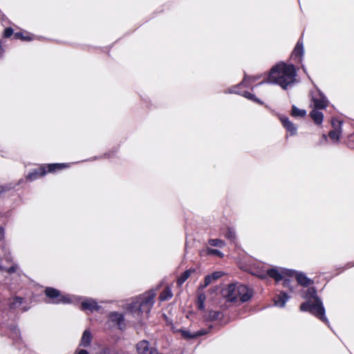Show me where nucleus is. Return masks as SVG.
I'll return each mask as SVG.
<instances>
[{
  "mask_svg": "<svg viewBox=\"0 0 354 354\" xmlns=\"http://www.w3.org/2000/svg\"><path fill=\"white\" fill-rule=\"evenodd\" d=\"M268 274L277 282L283 280V287L288 288L290 291L292 292H295V286L301 285L307 287L313 283V281L304 273L295 272L290 270L272 268L268 270Z\"/></svg>",
  "mask_w": 354,
  "mask_h": 354,
  "instance_id": "nucleus-1",
  "label": "nucleus"
},
{
  "mask_svg": "<svg viewBox=\"0 0 354 354\" xmlns=\"http://www.w3.org/2000/svg\"><path fill=\"white\" fill-rule=\"evenodd\" d=\"M295 76L296 71L293 65L279 63L271 68L268 80L270 82L279 84L286 89L288 85L295 82Z\"/></svg>",
  "mask_w": 354,
  "mask_h": 354,
  "instance_id": "nucleus-2",
  "label": "nucleus"
},
{
  "mask_svg": "<svg viewBox=\"0 0 354 354\" xmlns=\"http://www.w3.org/2000/svg\"><path fill=\"white\" fill-rule=\"evenodd\" d=\"M302 297L306 301L301 304L300 310L310 312L326 324H328V320L325 316V309L322 301L317 297L315 288H308L302 293Z\"/></svg>",
  "mask_w": 354,
  "mask_h": 354,
  "instance_id": "nucleus-3",
  "label": "nucleus"
},
{
  "mask_svg": "<svg viewBox=\"0 0 354 354\" xmlns=\"http://www.w3.org/2000/svg\"><path fill=\"white\" fill-rule=\"evenodd\" d=\"M312 100L315 109L310 113L311 118L317 124H321L323 121V113L317 109H323L328 105V100L319 91L314 92L312 95Z\"/></svg>",
  "mask_w": 354,
  "mask_h": 354,
  "instance_id": "nucleus-4",
  "label": "nucleus"
},
{
  "mask_svg": "<svg viewBox=\"0 0 354 354\" xmlns=\"http://www.w3.org/2000/svg\"><path fill=\"white\" fill-rule=\"evenodd\" d=\"M222 295L230 301H234L239 295V291L236 289L234 284H230L228 287L222 290Z\"/></svg>",
  "mask_w": 354,
  "mask_h": 354,
  "instance_id": "nucleus-5",
  "label": "nucleus"
},
{
  "mask_svg": "<svg viewBox=\"0 0 354 354\" xmlns=\"http://www.w3.org/2000/svg\"><path fill=\"white\" fill-rule=\"evenodd\" d=\"M279 120L283 127L290 133V136H295L297 134V128L296 125L294 124L292 122H290L287 117L283 115L280 116Z\"/></svg>",
  "mask_w": 354,
  "mask_h": 354,
  "instance_id": "nucleus-6",
  "label": "nucleus"
},
{
  "mask_svg": "<svg viewBox=\"0 0 354 354\" xmlns=\"http://www.w3.org/2000/svg\"><path fill=\"white\" fill-rule=\"evenodd\" d=\"M304 55V46H303V41L302 39L300 38L292 52V57H294L295 59L298 58V61L301 62L302 56Z\"/></svg>",
  "mask_w": 354,
  "mask_h": 354,
  "instance_id": "nucleus-7",
  "label": "nucleus"
},
{
  "mask_svg": "<svg viewBox=\"0 0 354 354\" xmlns=\"http://www.w3.org/2000/svg\"><path fill=\"white\" fill-rule=\"evenodd\" d=\"M289 297L287 295V294L284 292H281L279 295H277L274 299V305L276 306L283 308L285 306L286 303L288 300Z\"/></svg>",
  "mask_w": 354,
  "mask_h": 354,
  "instance_id": "nucleus-8",
  "label": "nucleus"
},
{
  "mask_svg": "<svg viewBox=\"0 0 354 354\" xmlns=\"http://www.w3.org/2000/svg\"><path fill=\"white\" fill-rule=\"evenodd\" d=\"M111 322H115L120 329H122L124 326L123 316L117 313H112L110 315Z\"/></svg>",
  "mask_w": 354,
  "mask_h": 354,
  "instance_id": "nucleus-9",
  "label": "nucleus"
},
{
  "mask_svg": "<svg viewBox=\"0 0 354 354\" xmlns=\"http://www.w3.org/2000/svg\"><path fill=\"white\" fill-rule=\"evenodd\" d=\"M221 315V312L209 310L203 315V319L205 321H214L220 319Z\"/></svg>",
  "mask_w": 354,
  "mask_h": 354,
  "instance_id": "nucleus-10",
  "label": "nucleus"
},
{
  "mask_svg": "<svg viewBox=\"0 0 354 354\" xmlns=\"http://www.w3.org/2000/svg\"><path fill=\"white\" fill-rule=\"evenodd\" d=\"M92 339V335L90 331L86 330L82 337L81 345L83 346H88Z\"/></svg>",
  "mask_w": 354,
  "mask_h": 354,
  "instance_id": "nucleus-11",
  "label": "nucleus"
},
{
  "mask_svg": "<svg viewBox=\"0 0 354 354\" xmlns=\"http://www.w3.org/2000/svg\"><path fill=\"white\" fill-rule=\"evenodd\" d=\"M82 309H89L91 310H97V305L94 301H86L82 303Z\"/></svg>",
  "mask_w": 354,
  "mask_h": 354,
  "instance_id": "nucleus-12",
  "label": "nucleus"
},
{
  "mask_svg": "<svg viewBox=\"0 0 354 354\" xmlns=\"http://www.w3.org/2000/svg\"><path fill=\"white\" fill-rule=\"evenodd\" d=\"M172 329H173V330L174 332H180V333H182L183 336L185 338H186V339H190V338L196 337L200 336V335H203V334L205 333H203V332H201V333H197L192 335L189 334V332L185 331V330H176L174 327H172Z\"/></svg>",
  "mask_w": 354,
  "mask_h": 354,
  "instance_id": "nucleus-13",
  "label": "nucleus"
},
{
  "mask_svg": "<svg viewBox=\"0 0 354 354\" xmlns=\"http://www.w3.org/2000/svg\"><path fill=\"white\" fill-rule=\"evenodd\" d=\"M194 270H187L184 272L181 276L178 279V283L179 285L182 284L187 279H188L190 274L194 272Z\"/></svg>",
  "mask_w": 354,
  "mask_h": 354,
  "instance_id": "nucleus-14",
  "label": "nucleus"
},
{
  "mask_svg": "<svg viewBox=\"0 0 354 354\" xmlns=\"http://www.w3.org/2000/svg\"><path fill=\"white\" fill-rule=\"evenodd\" d=\"M306 112L304 110L299 109L295 106H292V115L294 117H304Z\"/></svg>",
  "mask_w": 354,
  "mask_h": 354,
  "instance_id": "nucleus-15",
  "label": "nucleus"
},
{
  "mask_svg": "<svg viewBox=\"0 0 354 354\" xmlns=\"http://www.w3.org/2000/svg\"><path fill=\"white\" fill-rule=\"evenodd\" d=\"M46 295L49 297H57L59 295V292L54 288H47L45 290Z\"/></svg>",
  "mask_w": 354,
  "mask_h": 354,
  "instance_id": "nucleus-16",
  "label": "nucleus"
},
{
  "mask_svg": "<svg viewBox=\"0 0 354 354\" xmlns=\"http://www.w3.org/2000/svg\"><path fill=\"white\" fill-rule=\"evenodd\" d=\"M245 98L250 100L251 101H253L259 104H263L262 102L259 98H257L254 94H252L248 91H245Z\"/></svg>",
  "mask_w": 354,
  "mask_h": 354,
  "instance_id": "nucleus-17",
  "label": "nucleus"
},
{
  "mask_svg": "<svg viewBox=\"0 0 354 354\" xmlns=\"http://www.w3.org/2000/svg\"><path fill=\"white\" fill-rule=\"evenodd\" d=\"M205 299H206V297H205V294L202 293V294L199 295V296L198 297V308L200 310H204V308H205L204 303H205Z\"/></svg>",
  "mask_w": 354,
  "mask_h": 354,
  "instance_id": "nucleus-18",
  "label": "nucleus"
},
{
  "mask_svg": "<svg viewBox=\"0 0 354 354\" xmlns=\"http://www.w3.org/2000/svg\"><path fill=\"white\" fill-rule=\"evenodd\" d=\"M172 293L171 290L167 288L160 295V299L164 301L167 299L168 298L171 297Z\"/></svg>",
  "mask_w": 354,
  "mask_h": 354,
  "instance_id": "nucleus-19",
  "label": "nucleus"
},
{
  "mask_svg": "<svg viewBox=\"0 0 354 354\" xmlns=\"http://www.w3.org/2000/svg\"><path fill=\"white\" fill-rule=\"evenodd\" d=\"M340 133V131H339L338 129H335L329 132L328 136L330 137V139L335 141H337L339 138Z\"/></svg>",
  "mask_w": 354,
  "mask_h": 354,
  "instance_id": "nucleus-20",
  "label": "nucleus"
},
{
  "mask_svg": "<svg viewBox=\"0 0 354 354\" xmlns=\"http://www.w3.org/2000/svg\"><path fill=\"white\" fill-rule=\"evenodd\" d=\"M209 244L212 246L222 247L224 245V242L220 239H210Z\"/></svg>",
  "mask_w": 354,
  "mask_h": 354,
  "instance_id": "nucleus-21",
  "label": "nucleus"
},
{
  "mask_svg": "<svg viewBox=\"0 0 354 354\" xmlns=\"http://www.w3.org/2000/svg\"><path fill=\"white\" fill-rule=\"evenodd\" d=\"M22 303V298L21 297H16L13 302L10 304V307L11 308H15L21 305Z\"/></svg>",
  "mask_w": 354,
  "mask_h": 354,
  "instance_id": "nucleus-22",
  "label": "nucleus"
},
{
  "mask_svg": "<svg viewBox=\"0 0 354 354\" xmlns=\"http://www.w3.org/2000/svg\"><path fill=\"white\" fill-rule=\"evenodd\" d=\"M66 166L64 164H53V165H48V171H53L56 169H60L64 168Z\"/></svg>",
  "mask_w": 354,
  "mask_h": 354,
  "instance_id": "nucleus-23",
  "label": "nucleus"
},
{
  "mask_svg": "<svg viewBox=\"0 0 354 354\" xmlns=\"http://www.w3.org/2000/svg\"><path fill=\"white\" fill-rule=\"evenodd\" d=\"M252 297V290L245 286V301L249 300Z\"/></svg>",
  "mask_w": 354,
  "mask_h": 354,
  "instance_id": "nucleus-24",
  "label": "nucleus"
},
{
  "mask_svg": "<svg viewBox=\"0 0 354 354\" xmlns=\"http://www.w3.org/2000/svg\"><path fill=\"white\" fill-rule=\"evenodd\" d=\"M226 237L227 239H229L230 240H231V241H234V239H235V233H234V232L232 229L228 228L227 234H226Z\"/></svg>",
  "mask_w": 354,
  "mask_h": 354,
  "instance_id": "nucleus-25",
  "label": "nucleus"
},
{
  "mask_svg": "<svg viewBox=\"0 0 354 354\" xmlns=\"http://www.w3.org/2000/svg\"><path fill=\"white\" fill-rule=\"evenodd\" d=\"M207 252L209 254H215L220 257H223V254L218 250L208 248Z\"/></svg>",
  "mask_w": 354,
  "mask_h": 354,
  "instance_id": "nucleus-26",
  "label": "nucleus"
},
{
  "mask_svg": "<svg viewBox=\"0 0 354 354\" xmlns=\"http://www.w3.org/2000/svg\"><path fill=\"white\" fill-rule=\"evenodd\" d=\"M223 275V273L221 272H215L212 275H210L213 280H216L219 279Z\"/></svg>",
  "mask_w": 354,
  "mask_h": 354,
  "instance_id": "nucleus-27",
  "label": "nucleus"
},
{
  "mask_svg": "<svg viewBox=\"0 0 354 354\" xmlns=\"http://www.w3.org/2000/svg\"><path fill=\"white\" fill-rule=\"evenodd\" d=\"M212 280L213 279L210 275L206 276L205 279V284L203 286V288L207 286L212 282Z\"/></svg>",
  "mask_w": 354,
  "mask_h": 354,
  "instance_id": "nucleus-28",
  "label": "nucleus"
},
{
  "mask_svg": "<svg viewBox=\"0 0 354 354\" xmlns=\"http://www.w3.org/2000/svg\"><path fill=\"white\" fill-rule=\"evenodd\" d=\"M12 33H13L12 29L10 28H8L4 31V36L6 37H8L11 36L12 35Z\"/></svg>",
  "mask_w": 354,
  "mask_h": 354,
  "instance_id": "nucleus-29",
  "label": "nucleus"
},
{
  "mask_svg": "<svg viewBox=\"0 0 354 354\" xmlns=\"http://www.w3.org/2000/svg\"><path fill=\"white\" fill-rule=\"evenodd\" d=\"M252 77H247L245 75V79H244V81H245V86H247L249 82H250Z\"/></svg>",
  "mask_w": 354,
  "mask_h": 354,
  "instance_id": "nucleus-30",
  "label": "nucleus"
},
{
  "mask_svg": "<svg viewBox=\"0 0 354 354\" xmlns=\"http://www.w3.org/2000/svg\"><path fill=\"white\" fill-rule=\"evenodd\" d=\"M16 268H17L16 266H12L9 269H8L6 271L8 273H13L16 271Z\"/></svg>",
  "mask_w": 354,
  "mask_h": 354,
  "instance_id": "nucleus-31",
  "label": "nucleus"
},
{
  "mask_svg": "<svg viewBox=\"0 0 354 354\" xmlns=\"http://www.w3.org/2000/svg\"><path fill=\"white\" fill-rule=\"evenodd\" d=\"M15 37L16 38H17V39H18V38H20V39H26V38L24 37L21 35V33H19V32L16 33V34L15 35Z\"/></svg>",
  "mask_w": 354,
  "mask_h": 354,
  "instance_id": "nucleus-32",
  "label": "nucleus"
},
{
  "mask_svg": "<svg viewBox=\"0 0 354 354\" xmlns=\"http://www.w3.org/2000/svg\"><path fill=\"white\" fill-rule=\"evenodd\" d=\"M4 234V229L0 227V241L3 239Z\"/></svg>",
  "mask_w": 354,
  "mask_h": 354,
  "instance_id": "nucleus-33",
  "label": "nucleus"
},
{
  "mask_svg": "<svg viewBox=\"0 0 354 354\" xmlns=\"http://www.w3.org/2000/svg\"><path fill=\"white\" fill-rule=\"evenodd\" d=\"M78 354H88V353L86 350H81Z\"/></svg>",
  "mask_w": 354,
  "mask_h": 354,
  "instance_id": "nucleus-34",
  "label": "nucleus"
},
{
  "mask_svg": "<svg viewBox=\"0 0 354 354\" xmlns=\"http://www.w3.org/2000/svg\"><path fill=\"white\" fill-rule=\"evenodd\" d=\"M60 301L63 302H68V299H67L66 297H62V299H60Z\"/></svg>",
  "mask_w": 354,
  "mask_h": 354,
  "instance_id": "nucleus-35",
  "label": "nucleus"
},
{
  "mask_svg": "<svg viewBox=\"0 0 354 354\" xmlns=\"http://www.w3.org/2000/svg\"><path fill=\"white\" fill-rule=\"evenodd\" d=\"M322 138L324 141H327V136L325 134H323Z\"/></svg>",
  "mask_w": 354,
  "mask_h": 354,
  "instance_id": "nucleus-36",
  "label": "nucleus"
},
{
  "mask_svg": "<svg viewBox=\"0 0 354 354\" xmlns=\"http://www.w3.org/2000/svg\"><path fill=\"white\" fill-rule=\"evenodd\" d=\"M36 175H37V174H30V175H29V176H28V178H32V176H36Z\"/></svg>",
  "mask_w": 354,
  "mask_h": 354,
  "instance_id": "nucleus-37",
  "label": "nucleus"
},
{
  "mask_svg": "<svg viewBox=\"0 0 354 354\" xmlns=\"http://www.w3.org/2000/svg\"><path fill=\"white\" fill-rule=\"evenodd\" d=\"M240 300H241V301H243V295H241V296H240Z\"/></svg>",
  "mask_w": 354,
  "mask_h": 354,
  "instance_id": "nucleus-38",
  "label": "nucleus"
},
{
  "mask_svg": "<svg viewBox=\"0 0 354 354\" xmlns=\"http://www.w3.org/2000/svg\"><path fill=\"white\" fill-rule=\"evenodd\" d=\"M217 289H218V288H214V289H213L212 291V292H215V291H216V290H217Z\"/></svg>",
  "mask_w": 354,
  "mask_h": 354,
  "instance_id": "nucleus-39",
  "label": "nucleus"
},
{
  "mask_svg": "<svg viewBox=\"0 0 354 354\" xmlns=\"http://www.w3.org/2000/svg\"><path fill=\"white\" fill-rule=\"evenodd\" d=\"M45 173H46V172H45V171H42V172H41V176L44 175V174H45Z\"/></svg>",
  "mask_w": 354,
  "mask_h": 354,
  "instance_id": "nucleus-40",
  "label": "nucleus"
},
{
  "mask_svg": "<svg viewBox=\"0 0 354 354\" xmlns=\"http://www.w3.org/2000/svg\"><path fill=\"white\" fill-rule=\"evenodd\" d=\"M302 68H303L304 71L305 72V71H306V69H305V68H304V66H302Z\"/></svg>",
  "mask_w": 354,
  "mask_h": 354,
  "instance_id": "nucleus-41",
  "label": "nucleus"
},
{
  "mask_svg": "<svg viewBox=\"0 0 354 354\" xmlns=\"http://www.w3.org/2000/svg\"><path fill=\"white\" fill-rule=\"evenodd\" d=\"M0 269H1V270H4V269H3V267H2V266H0Z\"/></svg>",
  "mask_w": 354,
  "mask_h": 354,
  "instance_id": "nucleus-42",
  "label": "nucleus"
}]
</instances>
